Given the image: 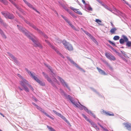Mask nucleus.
<instances>
[{"instance_id": "41", "label": "nucleus", "mask_w": 131, "mask_h": 131, "mask_svg": "<svg viewBox=\"0 0 131 131\" xmlns=\"http://www.w3.org/2000/svg\"><path fill=\"white\" fill-rule=\"evenodd\" d=\"M0 1L5 5H7L8 4V2L5 0H0Z\"/></svg>"}, {"instance_id": "8", "label": "nucleus", "mask_w": 131, "mask_h": 131, "mask_svg": "<svg viewBox=\"0 0 131 131\" xmlns=\"http://www.w3.org/2000/svg\"><path fill=\"white\" fill-rule=\"evenodd\" d=\"M52 111L54 113L56 114V115H58L59 117H60L63 119L65 122H66L68 124V125H70L69 122L67 119L65 117H64V116L62 115L61 114L57 112H56L54 110H53Z\"/></svg>"}, {"instance_id": "21", "label": "nucleus", "mask_w": 131, "mask_h": 131, "mask_svg": "<svg viewBox=\"0 0 131 131\" xmlns=\"http://www.w3.org/2000/svg\"><path fill=\"white\" fill-rule=\"evenodd\" d=\"M102 112L103 113H104L107 116H114V113L108 111L106 112L104 110L102 109Z\"/></svg>"}, {"instance_id": "23", "label": "nucleus", "mask_w": 131, "mask_h": 131, "mask_svg": "<svg viewBox=\"0 0 131 131\" xmlns=\"http://www.w3.org/2000/svg\"><path fill=\"white\" fill-rule=\"evenodd\" d=\"M24 21L25 22L28 24L30 26L32 27L35 30H38V28H37L35 26L34 24L30 23L29 21H27L26 20H25Z\"/></svg>"}, {"instance_id": "17", "label": "nucleus", "mask_w": 131, "mask_h": 131, "mask_svg": "<svg viewBox=\"0 0 131 131\" xmlns=\"http://www.w3.org/2000/svg\"><path fill=\"white\" fill-rule=\"evenodd\" d=\"M84 110L88 114L91 115L94 118H95V115L91 111L89 110L86 107H84Z\"/></svg>"}, {"instance_id": "57", "label": "nucleus", "mask_w": 131, "mask_h": 131, "mask_svg": "<svg viewBox=\"0 0 131 131\" xmlns=\"http://www.w3.org/2000/svg\"><path fill=\"white\" fill-rule=\"evenodd\" d=\"M49 45L50 46V47L51 48H52V49H53L54 50L56 48L54 47V46H53V45H52L51 43H50V44Z\"/></svg>"}, {"instance_id": "14", "label": "nucleus", "mask_w": 131, "mask_h": 131, "mask_svg": "<svg viewBox=\"0 0 131 131\" xmlns=\"http://www.w3.org/2000/svg\"><path fill=\"white\" fill-rule=\"evenodd\" d=\"M28 82L27 81L25 82H24L22 81H20V85L24 88L26 92H29V90L27 87L26 84L25 83H28Z\"/></svg>"}, {"instance_id": "40", "label": "nucleus", "mask_w": 131, "mask_h": 131, "mask_svg": "<svg viewBox=\"0 0 131 131\" xmlns=\"http://www.w3.org/2000/svg\"><path fill=\"white\" fill-rule=\"evenodd\" d=\"M82 115L83 117L84 118H85L86 120L88 121L89 122L90 120V119H88V118L84 114H82Z\"/></svg>"}, {"instance_id": "11", "label": "nucleus", "mask_w": 131, "mask_h": 131, "mask_svg": "<svg viewBox=\"0 0 131 131\" xmlns=\"http://www.w3.org/2000/svg\"><path fill=\"white\" fill-rule=\"evenodd\" d=\"M24 3L27 5V6L30 8H32L33 10L35 11L39 14H40V12H38L34 6L31 4L30 3L28 2L26 0H23Z\"/></svg>"}, {"instance_id": "36", "label": "nucleus", "mask_w": 131, "mask_h": 131, "mask_svg": "<svg viewBox=\"0 0 131 131\" xmlns=\"http://www.w3.org/2000/svg\"><path fill=\"white\" fill-rule=\"evenodd\" d=\"M59 91L60 93L62 95H64L65 96H67V94L65 93L64 91L62 89H60Z\"/></svg>"}, {"instance_id": "42", "label": "nucleus", "mask_w": 131, "mask_h": 131, "mask_svg": "<svg viewBox=\"0 0 131 131\" xmlns=\"http://www.w3.org/2000/svg\"><path fill=\"white\" fill-rule=\"evenodd\" d=\"M126 42V46L130 47L131 46V42L130 41H127Z\"/></svg>"}, {"instance_id": "53", "label": "nucleus", "mask_w": 131, "mask_h": 131, "mask_svg": "<svg viewBox=\"0 0 131 131\" xmlns=\"http://www.w3.org/2000/svg\"><path fill=\"white\" fill-rule=\"evenodd\" d=\"M107 66L111 71H112L113 70V68L109 64H108Z\"/></svg>"}, {"instance_id": "62", "label": "nucleus", "mask_w": 131, "mask_h": 131, "mask_svg": "<svg viewBox=\"0 0 131 131\" xmlns=\"http://www.w3.org/2000/svg\"><path fill=\"white\" fill-rule=\"evenodd\" d=\"M97 130H99V128L97 127V125H96L94 127Z\"/></svg>"}, {"instance_id": "56", "label": "nucleus", "mask_w": 131, "mask_h": 131, "mask_svg": "<svg viewBox=\"0 0 131 131\" xmlns=\"http://www.w3.org/2000/svg\"><path fill=\"white\" fill-rule=\"evenodd\" d=\"M49 45L50 46V47L51 48H52V49H53L54 50L56 48L54 47V46H53V45H52L51 43H50V44Z\"/></svg>"}, {"instance_id": "27", "label": "nucleus", "mask_w": 131, "mask_h": 131, "mask_svg": "<svg viewBox=\"0 0 131 131\" xmlns=\"http://www.w3.org/2000/svg\"><path fill=\"white\" fill-rule=\"evenodd\" d=\"M51 75H52V77H53L52 78L53 79V81L55 82H57V83L59 84V82L57 81V79H56V78L55 77H55H56L57 78V76L56 77L55 74H54L53 73H52L51 74Z\"/></svg>"}, {"instance_id": "29", "label": "nucleus", "mask_w": 131, "mask_h": 131, "mask_svg": "<svg viewBox=\"0 0 131 131\" xmlns=\"http://www.w3.org/2000/svg\"><path fill=\"white\" fill-rule=\"evenodd\" d=\"M36 81L41 86H44L45 85V83L44 82H42L38 78Z\"/></svg>"}, {"instance_id": "55", "label": "nucleus", "mask_w": 131, "mask_h": 131, "mask_svg": "<svg viewBox=\"0 0 131 131\" xmlns=\"http://www.w3.org/2000/svg\"><path fill=\"white\" fill-rule=\"evenodd\" d=\"M124 1L123 2L124 3H125L126 5H128L129 7L130 6V5L128 3L126 2L125 0H124L123 1Z\"/></svg>"}, {"instance_id": "37", "label": "nucleus", "mask_w": 131, "mask_h": 131, "mask_svg": "<svg viewBox=\"0 0 131 131\" xmlns=\"http://www.w3.org/2000/svg\"><path fill=\"white\" fill-rule=\"evenodd\" d=\"M89 122L90 123L92 126L94 127L96 125L94 122L91 121V120L89 121Z\"/></svg>"}, {"instance_id": "2", "label": "nucleus", "mask_w": 131, "mask_h": 131, "mask_svg": "<svg viewBox=\"0 0 131 131\" xmlns=\"http://www.w3.org/2000/svg\"><path fill=\"white\" fill-rule=\"evenodd\" d=\"M67 98L69 99L72 104L74 105L77 107H78L80 110H82L83 109H84V107L85 106L81 105L80 102H79L78 103L80 105L78 104L77 103V102H76L74 101V99H73L70 95H68L67 96Z\"/></svg>"}, {"instance_id": "16", "label": "nucleus", "mask_w": 131, "mask_h": 131, "mask_svg": "<svg viewBox=\"0 0 131 131\" xmlns=\"http://www.w3.org/2000/svg\"><path fill=\"white\" fill-rule=\"evenodd\" d=\"M126 128L128 130H131V124L129 122H125L123 123Z\"/></svg>"}, {"instance_id": "38", "label": "nucleus", "mask_w": 131, "mask_h": 131, "mask_svg": "<svg viewBox=\"0 0 131 131\" xmlns=\"http://www.w3.org/2000/svg\"><path fill=\"white\" fill-rule=\"evenodd\" d=\"M47 127L48 128L49 131H56L51 126H49L48 125H47Z\"/></svg>"}, {"instance_id": "3", "label": "nucleus", "mask_w": 131, "mask_h": 131, "mask_svg": "<svg viewBox=\"0 0 131 131\" xmlns=\"http://www.w3.org/2000/svg\"><path fill=\"white\" fill-rule=\"evenodd\" d=\"M62 43L65 48L69 51L73 50V48L72 45L69 42L64 40L62 41Z\"/></svg>"}, {"instance_id": "15", "label": "nucleus", "mask_w": 131, "mask_h": 131, "mask_svg": "<svg viewBox=\"0 0 131 131\" xmlns=\"http://www.w3.org/2000/svg\"><path fill=\"white\" fill-rule=\"evenodd\" d=\"M18 9L19 11L23 13H24L25 12L22 9L19 7L14 2V0H9Z\"/></svg>"}, {"instance_id": "49", "label": "nucleus", "mask_w": 131, "mask_h": 131, "mask_svg": "<svg viewBox=\"0 0 131 131\" xmlns=\"http://www.w3.org/2000/svg\"><path fill=\"white\" fill-rule=\"evenodd\" d=\"M87 9L89 11H92V8L89 5V7L87 8Z\"/></svg>"}, {"instance_id": "12", "label": "nucleus", "mask_w": 131, "mask_h": 131, "mask_svg": "<svg viewBox=\"0 0 131 131\" xmlns=\"http://www.w3.org/2000/svg\"><path fill=\"white\" fill-rule=\"evenodd\" d=\"M25 69L26 71L27 72L28 74L30 75L33 79L35 81L37 80L38 78L35 76V74L34 73V72H31L28 70L27 68H26Z\"/></svg>"}, {"instance_id": "19", "label": "nucleus", "mask_w": 131, "mask_h": 131, "mask_svg": "<svg viewBox=\"0 0 131 131\" xmlns=\"http://www.w3.org/2000/svg\"><path fill=\"white\" fill-rule=\"evenodd\" d=\"M9 56L12 59H13L14 62L17 64L18 65L19 64V62L18 61L17 59L12 54L10 53H8Z\"/></svg>"}, {"instance_id": "34", "label": "nucleus", "mask_w": 131, "mask_h": 131, "mask_svg": "<svg viewBox=\"0 0 131 131\" xmlns=\"http://www.w3.org/2000/svg\"><path fill=\"white\" fill-rule=\"evenodd\" d=\"M1 25L5 27L6 28H7L8 26L6 24L5 22H4L3 20H2L1 22H0Z\"/></svg>"}, {"instance_id": "46", "label": "nucleus", "mask_w": 131, "mask_h": 131, "mask_svg": "<svg viewBox=\"0 0 131 131\" xmlns=\"http://www.w3.org/2000/svg\"><path fill=\"white\" fill-rule=\"evenodd\" d=\"M83 31L84 32V33L85 34H86L89 37L91 36V35L88 31H86L84 30H83Z\"/></svg>"}, {"instance_id": "39", "label": "nucleus", "mask_w": 131, "mask_h": 131, "mask_svg": "<svg viewBox=\"0 0 131 131\" xmlns=\"http://www.w3.org/2000/svg\"><path fill=\"white\" fill-rule=\"evenodd\" d=\"M125 42H126L128 41V39L127 37L124 35H123L122 36Z\"/></svg>"}, {"instance_id": "22", "label": "nucleus", "mask_w": 131, "mask_h": 131, "mask_svg": "<svg viewBox=\"0 0 131 131\" xmlns=\"http://www.w3.org/2000/svg\"><path fill=\"white\" fill-rule=\"evenodd\" d=\"M70 8L73 10L75 13L80 15H82V13L80 11L79 9L74 8L72 7H71Z\"/></svg>"}, {"instance_id": "9", "label": "nucleus", "mask_w": 131, "mask_h": 131, "mask_svg": "<svg viewBox=\"0 0 131 131\" xmlns=\"http://www.w3.org/2000/svg\"><path fill=\"white\" fill-rule=\"evenodd\" d=\"M67 59L71 63L74 65L77 68H78L81 71H83L84 72H85V71L84 70H83L82 68H80L78 65V64L76 63H75L69 57H67Z\"/></svg>"}, {"instance_id": "20", "label": "nucleus", "mask_w": 131, "mask_h": 131, "mask_svg": "<svg viewBox=\"0 0 131 131\" xmlns=\"http://www.w3.org/2000/svg\"><path fill=\"white\" fill-rule=\"evenodd\" d=\"M9 56L12 59H13L14 62L17 64L18 65L19 64V62L18 61L17 59L12 54L10 53H8Z\"/></svg>"}, {"instance_id": "54", "label": "nucleus", "mask_w": 131, "mask_h": 131, "mask_svg": "<svg viewBox=\"0 0 131 131\" xmlns=\"http://www.w3.org/2000/svg\"><path fill=\"white\" fill-rule=\"evenodd\" d=\"M108 42L110 44H112L114 46H115V44L114 43H113L112 41H111V40H109L108 41Z\"/></svg>"}, {"instance_id": "63", "label": "nucleus", "mask_w": 131, "mask_h": 131, "mask_svg": "<svg viewBox=\"0 0 131 131\" xmlns=\"http://www.w3.org/2000/svg\"><path fill=\"white\" fill-rule=\"evenodd\" d=\"M45 41L48 45H49L50 44V45L51 43L48 40H45Z\"/></svg>"}, {"instance_id": "48", "label": "nucleus", "mask_w": 131, "mask_h": 131, "mask_svg": "<svg viewBox=\"0 0 131 131\" xmlns=\"http://www.w3.org/2000/svg\"><path fill=\"white\" fill-rule=\"evenodd\" d=\"M125 42L124 40L123 39H121L119 40V42L121 44H123Z\"/></svg>"}, {"instance_id": "30", "label": "nucleus", "mask_w": 131, "mask_h": 131, "mask_svg": "<svg viewBox=\"0 0 131 131\" xmlns=\"http://www.w3.org/2000/svg\"><path fill=\"white\" fill-rule=\"evenodd\" d=\"M117 29L115 27H114L112 28L110 30V32L112 34H115V32Z\"/></svg>"}, {"instance_id": "50", "label": "nucleus", "mask_w": 131, "mask_h": 131, "mask_svg": "<svg viewBox=\"0 0 131 131\" xmlns=\"http://www.w3.org/2000/svg\"><path fill=\"white\" fill-rule=\"evenodd\" d=\"M61 16L64 19L66 22L68 20V19L66 17L64 16L63 15H61Z\"/></svg>"}, {"instance_id": "28", "label": "nucleus", "mask_w": 131, "mask_h": 131, "mask_svg": "<svg viewBox=\"0 0 131 131\" xmlns=\"http://www.w3.org/2000/svg\"><path fill=\"white\" fill-rule=\"evenodd\" d=\"M36 30L41 35H42L45 38H48L47 36L45 34H44L42 31L39 30L38 28V30Z\"/></svg>"}, {"instance_id": "58", "label": "nucleus", "mask_w": 131, "mask_h": 131, "mask_svg": "<svg viewBox=\"0 0 131 131\" xmlns=\"http://www.w3.org/2000/svg\"><path fill=\"white\" fill-rule=\"evenodd\" d=\"M110 47L112 49V50H113L116 53H118V52L114 49L113 48L112 46H110Z\"/></svg>"}, {"instance_id": "45", "label": "nucleus", "mask_w": 131, "mask_h": 131, "mask_svg": "<svg viewBox=\"0 0 131 131\" xmlns=\"http://www.w3.org/2000/svg\"><path fill=\"white\" fill-rule=\"evenodd\" d=\"M26 84L27 86H28L30 88V89L32 91H33L34 90V89L30 85L29 83H25Z\"/></svg>"}, {"instance_id": "44", "label": "nucleus", "mask_w": 131, "mask_h": 131, "mask_svg": "<svg viewBox=\"0 0 131 131\" xmlns=\"http://www.w3.org/2000/svg\"><path fill=\"white\" fill-rule=\"evenodd\" d=\"M120 37L119 36H115L113 37V39L115 40H118Z\"/></svg>"}, {"instance_id": "47", "label": "nucleus", "mask_w": 131, "mask_h": 131, "mask_svg": "<svg viewBox=\"0 0 131 131\" xmlns=\"http://www.w3.org/2000/svg\"><path fill=\"white\" fill-rule=\"evenodd\" d=\"M98 125L104 130L106 131L107 130L108 131V130H107V129L106 128H104L102 125H101L99 123H98Z\"/></svg>"}, {"instance_id": "35", "label": "nucleus", "mask_w": 131, "mask_h": 131, "mask_svg": "<svg viewBox=\"0 0 131 131\" xmlns=\"http://www.w3.org/2000/svg\"><path fill=\"white\" fill-rule=\"evenodd\" d=\"M17 76L19 78H20L22 80V81H22L23 82H25L26 81V79H24L23 78V77H22L20 74H18Z\"/></svg>"}, {"instance_id": "33", "label": "nucleus", "mask_w": 131, "mask_h": 131, "mask_svg": "<svg viewBox=\"0 0 131 131\" xmlns=\"http://www.w3.org/2000/svg\"><path fill=\"white\" fill-rule=\"evenodd\" d=\"M89 37L97 45H98V43L93 36L91 35V36Z\"/></svg>"}, {"instance_id": "7", "label": "nucleus", "mask_w": 131, "mask_h": 131, "mask_svg": "<svg viewBox=\"0 0 131 131\" xmlns=\"http://www.w3.org/2000/svg\"><path fill=\"white\" fill-rule=\"evenodd\" d=\"M52 111L54 113L56 114V115H58L59 117H60L63 119L65 122H66L68 124V125H70L69 122L67 119L65 117H64V116L62 115L61 114L57 112H56L54 110H53Z\"/></svg>"}, {"instance_id": "24", "label": "nucleus", "mask_w": 131, "mask_h": 131, "mask_svg": "<svg viewBox=\"0 0 131 131\" xmlns=\"http://www.w3.org/2000/svg\"><path fill=\"white\" fill-rule=\"evenodd\" d=\"M24 21L25 22L28 24L30 26L32 27L35 30H38V28H37L35 26L34 24L30 23L29 21H27L26 20H25Z\"/></svg>"}, {"instance_id": "43", "label": "nucleus", "mask_w": 131, "mask_h": 131, "mask_svg": "<svg viewBox=\"0 0 131 131\" xmlns=\"http://www.w3.org/2000/svg\"><path fill=\"white\" fill-rule=\"evenodd\" d=\"M95 21L99 25H102V24H101V21L98 19H96Z\"/></svg>"}, {"instance_id": "13", "label": "nucleus", "mask_w": 131, "mask_h": 131, "mask_svg": "<svg viewBox=\"0 0 131 131\" xmlns=\"http://www.w3.org/2000/svg\"><path fill=\"white\" fill-rule=\"evenodd\" d=\"M105 56L108 59L111 61H114L116 59L115 58L114 56L108 53H106Z\"/></svg>"}, {"instance_id": "5", "label": "nucleus", "mask_w": 131, "mask_h": 131, "mask_svg": "<svg viewBox=\"0 0 131 131\" xmlns=\"http://www.w3.org/2000/svg\"><path fill=\"white\" fill-rule=\"evenodd\" d=\"M1 13L6 18L12 19L14 18V16L13 15L9 12H2Z\"/></svg>"}, {"instance_id": "61", "label": "nucleus", "mask_w": 131, "mask_h": 131, "mask_svg": "<svg viewBox=\"0 0 131 131\" xmlns=\"http://www.w3.org/2000/svg\"><path fill=\"white\" fill-rule=\"evenodd\" d=\"M121 53L124 55V56H125L126 55L125 54V52L124 51H121Z\"/></svg>"}, {"instance_id": "25", "label": "nucleus", "mask_w": 131, "mask_h": 131, "mask_svg": "<svg viewBox=\"0 0 131 131\" xmlns=\"http://www.w3.org/2000/svg\"><path fill=\"white\" fill-rule=\"evenodd\" d=\"M39 110L41 112H42L43 114H44L46 116L49 117L51 119H54V118L52 117L51 116H50L47 113H46V112H45L44 111V110L43 109H42L41 107L40 108Z\"/></svg>"}, {"instance_id": "31", "label": "nucleus", "mask_w": 131, "mask_h": 131, "mask_svg": "<svg viewBox=\"0 0 131 131\" xmlns=\"http://www.w3.org/2000/svg\"><path fill=\"white\" fill-rule=\"evenodd\" d=\"M102 6L104 7L105 8H106L107 9L109 10L112 13H114L112 12V10L109 7H108L105 4H102Z\"/></svg>"}, {"instance_id": "4", "label": "nucleus", "mask_w": 131, "mask_h": 131, "mask_svg": "<svg viewBox=\"0 0 131 131\" xmlns=\"http://www.w3.org/2000/svg\"><path fill=\"white\" fill-rule=\"evenodd\" d=\"M43 75L45 78L47 79V81L50 83L51 84V85L55 88L58 89L57 87L56 86L54 82L51 80V78L49 77L48 75L45 73L44 72H42Z\"/></svg>"}, {"instance_id": "52", "label": "nucleus", "mask_w": 131, "mask_h": 131, "mask_svg": "<svg viewBox=\"0 0 131 131\" xmlns=\"http://www.w3.org/2000/svg\"><path fill=\"white\" fill-rule=\"evenodd\" d=\"M51 71V72L53 74H54L53 72L51 70V67L49 66H47V67Z\"/></svg>"}, {"instance_id": "51", "label": "nucleus", "mask_w": 131, "mask_h": 131, "mask_svg": "<svg viewBox=\"0 0 131 131\" xmlns=\"http://www.w3.org/2000/svg\"><path fill=\"white\" fill-rule=\"evenodd\" d=\"M91 89L94 92H95L96 94H99V93L98 92H97V91L95 89L93 88H91Z\"/></svg>"}, {"instance_id": "18", "label": "nucleus", "mask_w": 131, "mask_h": 131, "mask_svg": "<svg viewBox=\"0 0 131 131\" xmlns=\"http://www.w3.org/2000/svg\"><path fill=\"white\" fill-rule=\"evenodd\" d=\"M9 56L12 59H13L14 62L17 64L18 65L19 64V62L18 61L17 59L12 54L10 53H8Z\"/></svg>"}, {"instance_id": "6", "label": "nucleus", "mask_w": 131, "mask_h": 131, "mask_svg": "<svg viewBox=\"0 0 131 131\" xmlns=\"http://www.w3.org/2000/svg\"><path fill=\"white\" fill-rule=\"evenodd\" d=\"M57 78L59 80L62 85L64 87H66L69 90H70V88L68 84L64 79L59 76H57Z\"/></svg>"}, {"instance_id": "10", "label": "nucleus", "mask_w": 131, "mask_h": 131, "mask_svg": "<svg viewBox=\"0 0 131 131\" xmlns=\"http://www.w3.org/2000/svg\"><path fill=\"white\" fill-rule=\"evenodd\" d=\"M114 9L117 13H114L115 14L118 16L120 17H121L124 19L126 18V16L125 14L115 8Z\"/></svg>"}, {"instance_id": "64", "label": "nucleus", "mask_w": 131, "mask_h": 131, "mask_svg": "<svg viewBox=\"0 0 131 131\" xmlns=\"http://www.w3.org/2000/svg\"><path fill=\"white\" fill-rule=\"evenodd\" d=\"M59 55L62 58H64V56L63 55H62L60 53H59Z\"/></svg>"}, {"instance_id": "26", "label": "nucleus", "mask_w": 131, "mask_h": 131, "mask_svg": "<svg viewBox=\"0 0 131 131\" xmlns=\"http://www.w3.org/2000/svg\"><path fill=\"white\" fill-rule=\"evenodd\" d=\"M96 69H97L98 72L100 74L104 75H107V74L105 73L104 71L102 70L100 68L98 67H97Z\"/></svg>"}, {"instance_id": "59", "label": "nucleus", "mask_w": 131, "mask_h": 131, "mask_svg": "<svg viewBox=\"0 0 131 131\" xmlns=\"http://www.w3.org/2000/svg\"><path fill=\"white\" fill-rule=\"evenodd\" d=\"M54 50L58 54H59V53H60V52L59 51L57 48H56Z\"/></svg>"}, {"instance_id": "32", "label": "nucleus", "mask_w": 131, "mask_h": 131, "mask_svg": "<svg viewBox=\"0 0 131 131\" xmlns=\"http://www.w3.org/2000/svg\"><path fill=\"white\" fill-rule=\"evenodd\" d=\"M0 34L4 38L6 39L7 38L6 36L4 33L3 30L0 28Z\"/></svg>"}, {"instance_id": "1", "label": "nucleus", "mask_w": 131, "mask_h": 131, "mask_svg": "<svg viewBox=\"0 0 131 131\" xmlns=\"http://www.w3.org/2000/svg\"><path fill=\"white\" fill-rule=\"evenodd\" d=\"M17 26L20 31L24 33L34 43V45L35 46L39 47L40 48H42V45L39 42L37 39L34 36L31 34L29 32L22 26L18 25H17Z\"/></svg>"}, {"instance_id": "60", "label": "nucleus", "mask_w": 131, "mask_h": 131, "mask_svg": "<svg viewBox=\"0 0 131 131\" xmlns=\"http://www.w3.org/2000/svg\"><path fill=\"white\" fill-rule=\"evenodd\" d=\"M69 25L72 28H73V29H74V30L75 29V27H74V26L73 25H72V24L71 23L70 24H69Z\"/></svg>"}]
</instances>
